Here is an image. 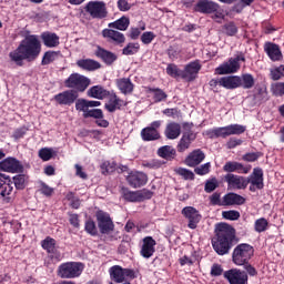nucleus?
Instances as JSON below:
<instances>
[{
  "label": "nucleus",
  "instance_id": "nucleus-59",
  "mask_svg": "<svg viewBox=\"0 0 284 284\" xmlns=\"http://www.w3.org/2000/svg\"><path fill=\"white\" fill-rule=\"evenodd\" d=\"M271 90L274 97H284V82H276Z\"/></svg>",
  "mask_w": 284,
  "mask_h": 284
},
{
  "label": "nucleus",
  "instance_id": "nucleus-49",
  "mask_svg": "<svg viewBox=\"0 0 284 284\" xmlns=\"http://www.w3.org/2000/svg\"><path fill=\"white\" fill-rule=\"evenodd\" d=\"M254 75L251 73L242 74L241 85L244 90H252V88H254Z\"/></svg>",
  "mask_w": 284,
  "mask_h": 284
},
{
  "label": "nucleus",
  "instance_id": "nucleus-24",
  "mask_svg": "<svg viewBox=\"0 0 284 284\" xmlns=\"http://www.w3.org/2000/svg\"><path fill=\"white\" fill-rule=\"evenodd\" d=\"M108 103L104 104L106 111L113 113L115 110H121L123 105H125V101H123L114 91L110 92L106 97Z\"/></svg>",
  "mask_w": 284,
  "mask_h": 284
},
{
  "label": "nucleus",
  "instance_id": "nucleus-62",
  "mask_svg": "<svg viewBox=\"0 0 284 284\" xmlns=\"http://www.w3.org/2000/svg\"><path fill=\"white\" fill-rule=\"evenodd\" d=\"M39 156L43 160V161H50V159H52V149L49 148H43L39 151Z\"/></svg>",
  "mask_w": 284,
  "mask_h": 284
},
{
  "label": "nucleus",
  "instance_id": "nucleus-64",
  "mask_svg": "<svg viewBox=\"0 0 284 284\" xmlns=\"http://www.w3.org/2000/svg\"><path fill=\"white\" fill-rule=\"evenodd\" d=\"M131 8L132 6L128 3V0L118 1V9L120 10V12H128Z\"/></svg>",
  "mask_w": 284,
  "mask_h": 284
},
{
  "label": "nucleus",
  "instance_id": "nucleus-56",
  "mask_svg": "<svg viewBox=\"0 0 284 284\" xmlns=\"http://www.w3.org/2000/svg\"><path fill=\"white\" fill-rule=\"evenodd\" d=\"M212 168V164L210 162L202 164L194 169L195 174L199 176H205V174H210V169Z\"/></svg>",
  "mask_w": 284,
  "mask_h": 284
},
{
  "label": "nucleus",
  "instance_id": "nucleus-40",
  "mask_svg": "<svg viewBox=\"0 0 284 284\" xmlns=\"http://www.w3.org/2000/svg\"><path fill=\"white\" fill-rule=\"evenodd\" d=\"M109 274L111 281L114 283H123L124 280V273H123V267L120 265H113L109 268Z\"/></svg>",
  "mask_w": 284,
  "mask_h": 284
},
{
  "label": "nucleus",
  "instance_id": "nucleus-12",
  "mask_svg": "<svg viewBox=\"0 0 284 284\" xmlns=\"http://www.w3.org/2000/svg\"><path fill=\"white\" fill-rule=\"evenodd\" d=\"M95 219L98 223V227L102 234H110L114 232V222L110 216V213L105 211H97Z\"/></svg>",
  "mask_w": 284,
  "mask_h": 284
},
{
  "label": "nucleus",
  "instance_id": "nucleus-26",
  "mask_svg": "<svg viewBox=\"0 0 284 284\" xmlns=\"http://www.w3.org/2000/svg\"><path fill=\"white\" fill-rule=\"evenodd\" d=\"M264 52H266L271 61H281L283 59V52H281V47L274 42H266L264 44Z\"/></svg>",
  "mask_w": 284,
  "mask_h": 284
},
{
  "label": "nucleus",
  "instance_id": "nucleus-41",
  "mask_svg": "<svg viewBox=\"0 0 284 284\" xmlns=\"http://www.w3.org/2000/svg\"><path fill=\"white\" fill-rule=\"evenodd\" d=\"M109 28H113L114 30L125 32V30L130 28V18L123 16L114 22L109 23Z\"/></svg>",
  "mask_w": 284,
  "mask_h": 284
},
{
  "label": "nucleus",
  "instance_id": "nucleus-25",
  "mask_svg": "<svg viewBox=\"0 0 284 284\" xmlns=\"http://www.w3.org/2000/svg\"><path fill=\"white\" fill-rule=\"evenodd\" d=\"M203 161H205V153L201 151V149H196L186 156L185 165L196 168V165H201Z\"/></svg>",
  "mask_w": 284,
  "mask_h": 284
},
{
  "label": "nucleus",
  "instance_id": "nucleus-20",
  "mask_svg": "<svg viewBox=\"0 0 284 284\" xmlns=\"http://www.w3.org/2000/svg\"><path fill=\"white\" fill-rule=\"evenodd\" d=\"M230 284H247V273L239 268L229 270L224 273Z\"/></svg>",
  "mask_w": 284,
  "mask_h": 284
},
{
  "label": "nucleus",
  "instance_id": "nucleus-4",
  "mask_svg": "<svg viewBox=\"0 0 284 284\" xmlns=\"http://www.w3.org/2000/svg\"><path fill=\"white\" fill-rule=\"evenodd\" d=\"M83 270H85V264L82 262H64L58 266L57 276L67 280L79 278Z\"/></svg>",
  "mask_w": 284,
  "mask_h": 284
},
{
  "label": "nucleus",
  "instance_id": "nucleus-6",
  "mask_svg": "<svg viewBox=\"0 0 284 284\" xmlns=\"http://www.w3.org/2000/svg\"><path fill=\"white\" fill-rule=\"evenodd\" d=\"M241 61L245 63V53L240 52L234 58H230L229 62H223L215 69V74H234L241 70Z\"/></svg>",
  "mask_w": 284,
  "mask_h": 284
},
{
  "label": "nucleus",
  "instance_id": "nucleus-28",
  "mask_svg": "<svg viewBox=\"0 0 284 284\" xmlns=\"http://www.w3.org/2000/svg\"><path fill=\"white\" fill-rule=\"evenodd\" d=\"M220 85L226 90H236L241 88V77L239 75H227L220 79Z\"/></svg>",
  "mask_w": 284,
  "mask_h": 284
},
{
  "label": "nucleus",
  "instance_id": "nucleus-5",
  "mask_svg": "<svg viewBox=\"0 0 284 284\" xmlns=\"http://www.w3.org/2000/svg\"><path fill=\"white\" fill-rule=\"evenodd\" d=\"M254 256V246L248 243L237 244L232 252V261L234 265H247Z\"/></svg>",
  "mask_w": 284,
  "mask_h": 284
},
{
  "label": "nucleus",
  "instance_id": "nucleus-9",
  "mask_svg": "<svg viewBox=\"0 0 284 284\" xmlns=\"http://www.w3.org/2000/svg\"><path fill=\"white\" fill-rule=\"evenodd\" d=\"M84 10L92 17V19H105V17H108V7L103 1H89Z\"/></svg>",
  "mask_w": 284,
  "mask_h": 284
},
{
  "label": "nucleus",
  "instance_id": "nucleus-51",
  "mask_svg": "<svg viewBox=\"0 0 284 284\" xmlns=\"http://www.w3.org/2000/svg\"><path fill=\"white\" fill-rule=\"evenodd\" d=\"M84 230L87 234L90 236H97L99 234V230L97 229V223L93 220H88L84 224Z\"/></svg>",
  "mask_w": 284,
  "mask_h": 284
},
{
  "label": "nucleus",
  "instance_id": "nucleus-30",
  "mask_svg": "<svg viewBox=\"0 0 284 284\" xmlns=\"http://www.w3.org/2000/svg\"><path fill=\"white\" fill-rule=\"evenodd\" d=\"M95 57L101 59L106 65H112V63H114V61L118 59L116 53H113L112 51L105 50L101 47H98Z\"/></svg>",
  "mask_w": 284,
  "mask_h": 284
},
{
  "label": "nucleus",
  "instance_id": "nucleus-16",
  "mask_svg": "<svg viewBox=\"0 0 284 284\" xmlns=\"http://www.w3.org/2000/svg\"><path fill=\"white\" fill-rule=\"evenodd\" d=\"M159 128H161V120L153 121L150 126H146L141 130V139L142 141H159L161 139V133L159 132Z\"/></svg>",
  "mask_w": 284,
  "mask_h": 284
},
{
  "label": "nucleus",
  "instance_id": "nucleus-48",
  "mask_svg": "<svg viewBox=\"0 0 284 284\" xmlns=\"http://www.w3.org/2000/svg\"><path fill=\"white\" fill-rule=\"evenodd\" d=\"M166 74L172 77V79H183V70L179 69V65L170 63L166 67Z\"/></svg>",
  "mask_w": 284,
  "mask_h": 284
},
{
  "label": "nucleus",
  "instance_id": "nucleus-35",
  "mask_svg": "<svg viewBox=\"0 0 284 284\" xmlns=\"http://www.w3.org/2000/svg\"><path fill=\"white\" fill-rule=\"evenodd\" d=\"M41 39L45 48H57L60 43L58 34L50 31L41 33Z\"/></svg>",
  "mask_w": 284,
  "mask_h": 284
},
{
  "label": "nucleus",
  "instance_id": "nucleus-57",
  "mask_svg": "<svg viewBox=\"0 0 284 284\" xmlns=\"http://www.w3.org/2000/svg\"><path fill=\"white\" fill-rule=\"evenodd\" d=\"M154 39H156V34L152 31H145L141 36V41L144 45H150Z\"/></svg>",
  "mask_w": 284,
  "mask_h": 284
},
{
  "label": "nucleus",
  "instance_id": "nucleus-29",
  "mask_svg": "<svg viewBox=\"0 0 284 284\" xmlns=\"http://www.w3.org/2000/svg\"><path fill=\"white\" fill-rule=\"evenodd\" d=\"M12 185H14L16 190L21 191L26 190L30 183V175L23 172H18V174L11 178Z\"/></svg>",
  "mask_w": 284,
  "mask_h": 284
},
{
  "label": "nucleus",
  "instance_id": "nucleus-7",
  "mask_svg": "<svg viewBox=\"0 0 284 284\" xmlns=\"http://www.w3.org/2000/svg\"><path fill=\"white\" fill-rule=\"evenodd\" d=\"M90 79L80 73H71L67 80H64V87L69 90H75V92H85L90 88Z\"/></svg>",
  "mask_w": 284,
  "mask_h": 284
},
{
  "label": "nucleus",
  "instance_id": "nucleus-17",
  "mask_svg": "<svg viewBox=\"0 0 284 284\" xmlns=\"http://www.w3.org/2000/svg\"><path fill=\"white\" fill-rule=\"evenodd\" d=\"M53 99L59 105H73L79 101V92L74 89H70L55 94Z\"/></svg>",
  "mask_w": 284,
  "mask_h": 284
},
{
  "label": "nucleus",
  "instance_id": "nucleus-33",
  "mask_svg": "<svg viewBox=\"0 0 284 284\" xmlns=\"http://www.w3.org/2000/svg\"><path fill=\"white\" fill-rule=\"evenodd\" d=\"M164 136L169 139L170 141H174V139H179L181 136V124L176 122H170L166 124V128L164 130Z\"/></svg>",
  "mask_w": 284,
  "mask_h": 284
},
{
  "label": "nucleus",
  "instance_id": "nucleus-1",
  "mask_svg": "<svg viewBox=\"0 0 284 284\" xmlns=\"http://www.w3.org/2000/svg\"><path fill=\"white\" fill-rule=\"evenodd\" d=\"M41 54V41L39 36H27L18 45L17 49L9 53V62L14 63L18 68H23V62L37 61Z\"/></svg>",
  "mask_w": 284,
  "mask_h": 284
},
{
  "label": "nucleus",
  "instance_id": "nucleus-52",
  "mask_svg": "<svg viewBox=\"0 0 284 284\" xmlns=\"http://www.w3.org/2000/svg\"><path fill=\"white\" fill-rule=\"evenodd\" d=\"M100 168L102 174H112L116 170V162L104 161Z\"/></svg>",
  "mask_w": 284,
  "mask_h": 284
},
{
  "label": "nucleus",
  "instance_id": "nucleus-53",
  "mask_svg": "<svg viewBox=\"0 0 284 284\" xmlns=\"http://www.w3.org/2000/svg\"><path fill=\"white\" fill-rule=\"evenodd\" d=\"M216 187H219V180L216 178L206 180L204 185V191L206 192V194H212V192H214Z\"/></svg>",
  "mask_w": 284,
  "mask_h": 284
},
{
  "label": "nucleus",
  "instance_id": "nucleus-55",
  "mask_svg": "<svg viewBox=\"0 0 284 284\" xmlns=\"http://www.w3.org/2000/svg\"><path fill=\"white\" fill-rule=\"evenodd\" d=\"M222 216L226 221H239V219H241V213L239 211H235V210L223 211Z\"/></svg>",
  "mask_w": 284,
  "mask_h": 284
},
{
  "label": "nucleus",
  "instance_id": "nucleus-61",
  "mask_svg": "<svg viewBox=\"0 0 284 284\" xmlns=\"http://www.w3.org/2000/svg\"><path fill=\"white\" fill-rule=\"evenodd\" d=\"M210 203L211 205H220V206H224L223 204V197L221 200V193L215 192L210 196Z\"/></svg>",
  "mask_w": 284,
  "mask_h": 284
},
{
  "label": "nucleus",
  "instance_id": "nucleus-58",
  "mask_svg": "<svg viewBox=\"0 0 284 284\" xmlns=\"http://www.w3.org/2000/svg\"><path fill=\"white\" fill-rule=\"evenodd\" d=\"M258 159H261V152L245 153L242 156V161H245L246 163H254L255 161H258Z\"/></svg>",
  "mask_w": 284,
  "mask_h": 284
},
{
  "label": "nucleus",
  "instance_id": "nucleus-54",
  "mask_svg": "<svg viewBox=\"0 0 284 284\" xmlns=\"http://www.w3.org/2000/svg\"><path fill=\"white\" fill-rule=\"evenodd\" d=\"M176 174H179V176H182L184 181H194L195 179L194 172L183 168H179Z\"/></svg>",
  "mask_w": 284,
  "mask_h": 284
},
{
  "label": "nucleus",
  "instance_id": "nucleus-10",
  "mask_svg": "<svg viewBox=\"0 0 284 284\" xmlns=\"http://www.w3.org/2000/svg\"><path fill=\"white\" fill-rule=\"evenodd\" d=\"M184 131L182 134V138L180 139L176 150L178 152L182 153L185 152V150H190V146L192 145L193 141H196V133L192 131V124L190 123H183Z\"/></svg>",
  "mask_w": 284,
  "mask_h": 284
},
{
  "label": "nucleus",
  "instance_id": "nucleus-22",
  "mask_svg": "<svg viewBox=\"0 0 284 284\" xmlns=\"http://www.w3.org/2000/svg\"><path fill=\"white\" fill-rule=\"evenodd\" d=\"M252 171V165H243V163L236 161H229L223 166V172L232 174V172H237V174H250Z\"/></svg>",
  "mask_w": 284,
  "mask_h": 284
},
{
  "label": "nucleus",
  "instance_id": "nucleus-3",
  "mask_svg": "<svg viewBox=\"0 0 284 284\" xmlns=\"http://www.w3.org/2000/svg\"><path fill=\"white\" fill-rule=\"evenodd\" d=\"M245 130L247 128L243 124H230L207 130L205 134L209 139H227V136L244 134Z\"/></svg>",
  "mask_w": 284,
  "mask_h": 284
},
{
  "label": "nucleus",
  "instance_id": "nucleus-11",
  "mask_svg": "<svg viewBox=\"0 0 284 284\" xmlns=\"http://www.w3.org/2000/svg\"><path fill=\"white\" fill-rule=\"evenodd\" d=\"M12 192H14V186L12 185V178L6 173H0V196L3 203L12 202Z\"/></svg>",
  "mask_w": 284,
  "mask_h": 284
},
{
  "label": "nucleus",
  "instance_id": "nucleus-47",
  "mask_svg": "<svg viewBox=\"0 0 284 284\" xmlns=\"http://www.w3.org/2000/svg\"><path fill=\"white\" fill-rule=\"evenodd\" d=\"M270 227V222L265 217H260L254 222V231L257 234H262V232H267Z\"/></svg>",
  "mask_w": 284,
  "mask_h": 284
},
{
  "label": "nucleus",
  "instance_id": "nucleus-50",
  "mask_svg": "<svg viewBox=\"0 0 284 284\" xmlns=\"http://www.w3.org/2000/svg\"><path fill=\"white\" fill-rule=\"evenodd\" d=\"M57 57H59V52L57 51L44 52L41 60V65H50V63H54V61H57Z\"/></svg>",
  "mask_w": 284,
  "mask_h": 284
},
{
  "label": "nucleus",
  "instance_id": "nucleus-21",
  "mask_svg": "<svg viewBox=\"0 0 284 284\" xmlns=\"http://www.w3.org/2000/svg\"><path fill=\"white\" fill-rule=\"evenodd\" d=\"M225 183L231 190H245L247 189L246 178L229 173L224 176Z\"/></svg>",
  "mask_w": 284,
  "mask_h": 284
},
{
  "label": "nucleus",
  "instance_id": "nucleus-19",
  "mask_svg": "<svg viewBox=\"0 0 284 284\" xmlns=\"http://www.w3.org/2000/svg\"><path fill=\"white\" fill-rule=\"evenodd\" d=\"M221 6L212 0H197L193 10L200 12V14H213Z\"/></svg>",
  "mask_w": 284,
  "mask_h": 284
},
{
  "label": "nucleus",
  "instance_id": "nucleus-36",
  "mask_svg": "<svg viewBox=\"0 0 284 284\" xmlns=\"http://www.w3.org/2000/svg\"><path fill=\"white\" fill-rule=\"evenodd\" d=\"M78 68L81 70H87L88 72H94V70H99L101 68V63L93 59H81L77 61Z\"/></svg>",
  "mask_w": 284,
  "mask_h": 284
},
{
  "label": "nucleus",
  "instance_id": "nucleus-39",
  "mask_svg": "<svg viewBox=\"0 0 284 284\" xmlns=\"http://www.w3.org/2000/svg\"><path fill=\"white\" fill-rule=\"evenodd\" d=\"M99 105H101V101L78 99L75 102V110L85 111V110H90V108H99Z\"/></svg>",
  "mask_w": 284,
  "mask_h": 284
},
{
  "label": "nucleus",
  "instance_id": "nucleus-27",
  "mask_svg": "<svg viewBox=\"0 0 284 284\" xmlns=\"http://www.w3.org/2000/svg\"><path fill=\"white\" fill-rule=\"evenodd\" d=\"M102 37L103 39H108V41H113L116 43V45H122V43H125V34L114 29H103Z\"/></svg>",
  "mask_w": 284,
  "mask_h": 284
},
{
  "label": "nucleus",
  "instance_id": "nucleus-43",
  "mask_svg": "<svg viewBox=\"0 0 284 284\" xmlns=\"http://www.w3.org/2000/svg\"><path fill=\"white\" fill-rule=\"evenodd\" d=\"M139 50H141V44H139V42H129L122 49V54H124V57H132L134 54H139Z\"/></svg>",
  "mask_w": 284,
  "mask_h": 284
},
{
  "label": "nucleus",
  "instance_id": "nucleus-44",
  "mask_svg": "<svg viewBox=\"0 0 284 284\" xmlns=\"http://www.w3.org/2000/svg\"><path fill=\"white\" fill-rule=\"evenodd\" d=\"M222 33L226 34V37H236L239 34V27L234 21H230L222 26Z\"/></svg>",
  "mask_w": 284,
  "mask_h": 284
},
{
  "label": "nucleus",
  "instance_id": "nucleus-32",
  "mask_svg": "<svg viewBox=\"0 0 284 284\" xmlns=\"http://www.w3.org/2000/svg\"><path fill=\"white\" fill-rule=\"evenodd\" d=\"M245 197L237 194V193H234V192H231V193H226L224 196H223V205L224 206H230V205H245Z\"/></svg>",
  "mask_w": 284,
  "mask_h": 284
},
{
  "label": "nucleus",
  "instance_id": "nucleus-63",
  "mask_svg": "<svg viewBox=\"0 0 284 284\" xmlns=\"http://www.w3.org/2000/svg\"><path fill=\"white\" fill-rule=\"evenodd\" d=\"M242 144H243V140L236 139V138H231L226 142V148H227V150H234V148H237V145H242Z\"/></svg>",
  "mask_w": 284,
  "mask_h": 284
},
{
  "label": "nucleus",
  "instance_id": "nucleus-8",
  "mask_svg": "<svg viewBox=\"0 0 284 284\" xmlns=\"http://www.w3.org/2000/svg\"><path fill=\"white\" fill-rule=\"evenodd\" d=\"M182 216L187 222L189 230H196L199 227V223H201L203 215L201 212L196 210L194 206H185L181 211Z\"/></svg>",
  "mask_w": 284,
  "mask_h": 284
},
{
  "label": "nucleus",
  "instance_id": "nucleus-2",
  "mask_svg": "<svg viewBox=\"0 0 284 284\" xmlns=\"http://www.w3.org/2000/svg\"><path fill=\"white\" fill-rule=\"evenodd\" d=\"M214 232L215 235L211 240L214 252H216L219 256L230 254V251L239 243L234 226L227 223H220L216 224Z\"/></svg>",
  "mask_w": 284,
  "mask_h": 284
},
{
  "label": "nucleus",
  "instance_id": "nucleus-42",
  "mask_svg": "<svg viewBox=\"0 0 284 284\" xmlns=\"http://www.w3.org/2000/svg\"><path fill=\"white\" fill-rule=\"evenodd\" d=\"M148 92L153 94L154 103H161V101H165L168 99V93L159 88H148Z\"/></svg>",
  "mask_w": 284,
  "mask_h": 284
},
{
  "label": "nucleus",
  "instance_id": "nucleus-34",
  "mask_svg": "<svg viewBox=\"0 0 284 284\" xmlns=\"http://www.w3.org/2000/svg\"><path fill=\"white\" fill-rule=\"evenodd\" d=\"M115 83L122 94H132L134 92V83L130 78H120Z\"/></svg>",
  "mask_w": 284,
  "mask_h": 284
},
{
  "label": "nucleus",
  "instance_id": "nucleus-37",
  "mask_svg": "<svg viewBox=\"0 0 284 284\" xmlns=\"http://www.w3.org/2000/svg\"><path fill=\"white\" fill-rule=\"evenodd\" d=\"M110 94V91H108L105 88L101 85H94L88 91V97L91 99H108V95Z\"/></svg>",
  "mask_w": 284,
  "mask_h": 284
},
{
  "label": "nucleus",
  "instance_id": "nucleus-23",
  "mask_svg": "<svg viewBox=\"0 0 284 284\" xmlns=\"http://www.w3.org/2000/svg\"><path fill=\"white\" fill-rule=\"evenodd\" d=\"M156 240L152 236H146L143 239V244L140 251L141 256L143 258H152L154 256V252H156Z\"/></svg>",
  "mask_w": 284,
  "mask_h": 284
},
{
  "label": "nucleus",
  "instance_id": "nucleus-13",
  "mask_svg": "<svg viewBox=\"0 0 284 284\" xmlns=\"http://www.w3.org/2000/svg\"><path fill=\"white\" fill-rule=\"evenodd\" d=\"M203 64H201V60L196 59L194 61L185 64L184 70H182V79L192 83V81H196L199 79V73L201 72Z\"/></svg>",
  "mask_w": 284,
  "mask_h": 284
},
{
  "label": "nucleus",
  "instance_id": "nucleus-15",
  "mask_svg": "<svg viewBox=\"0 0 284 284\" xmlns=\"http://www.w3.org/2000/svg\"><path fill=\"white\" fill-rule=\"evenodd\" d=\"M24 168L21 161L16 158L9 156L0 161V172H9L11 174H19L23 172Z\"/></svg>",
  "mask_w": 284,
  "mask_h": 284
},
{
  "label": "nucleus",
  "instance_id": "nucleus-45",
  "mask_svg": "<svg viewBox=\"0 0 284 284\" xmlns=\"http://www.w3.org/2000/svg\"><path fill=\"white\" fill-rule=\"evenodd\" d=\"M83 112L82 116L83 119H103V110L101 109H84V111H79Z\"/></svg>",
  "mask_w": 284,
  "mask_h": 284
},
{
  "label": "nucleus",
  "instance_id": "nucleus-38",
  "mask_svg": "<svg viewBox=\"0 0 284 284\" xmlns=\"http://www.w3.org/2000/svg\"><path fill=\"white\" fill-rule=\"evenodd\" d=\"M158 156L165 159V161H174V159H176V149L171 145L161 146L158 150Z\"/></svg>",
  "mask_w": 284,
  "mask_h": 284
},
{
  "label": "nucleus",
  "instance_id": "nucleus-18",
  "mask_svg": "<svg viewBox=\"0 0 284 284\" xmlns=\"http://www.w3.org/2000/svg\"><path fill=\"white\" fill-rule=\"evenodd\" d=\"M128 184L133 189L143 187L148 184V174L141 171H131L126 176Z\"/></svg>",
  "mask_w": 284,
  "mask_h": 284
},
{
  "label": "nucleus",
  "instance_id": "nucleus-14",
  "mask_svg": "<svg viewBox=\"0 0 284 284\" xmlns=\"http://www.w3.org/2000/svg\"><path fill=\"white\" fill-rule=\"evenodd\" d=\"M264 178H263V169L261 168H255L253 169L252 174H250L246 178V187L247 184L250 183V192H256V190H263L265 187V184L263 183Z\"/></svg>",
  "mask_w": 284,
  "mask_h": 284
},
{
  "label": "nucleus",
  "instance_id": "nucleus-31",
  "mask_svg": "<svg viewBox=\"0 0 284 284\" xmlns=\"http://www.w3.org/2000/svg\"><path fill=\"white\" fill-rule=\"evenodd\" d=\"M121 194L122 199L124 201H128L129 203H140V201H143V194L139 191H130V189L122 186L121 187Z\"/></svg>",
  "mask_w": 284,
  "mask_h": 284
},
{
  "label": "nucleus",
  "instance_id": "nucleus-46",
  "mask_svg": "<svg viewBox=\"0 0 284 284\" xmlns=\"http://www.w3.org/2000/svg\"><path fill=\"white\" fill-rule=\"evenodd\" d=\"M42 247L48 252V254H54L57 252V240L48 236L41 242Z\"/></svg>",
  "mask_w": 284,
  "mask_h": 284
},
{
  "label": "nucleus",
  "instance_id": "nucleus-60",
  "mask_svg": "<svg viewBox=\"0 0 284 284\" xmlns=\"http://www.w3.org/2000/svg\"><path fill=\"white\" fill-rule=\"evenodd\" d=\"M40 194H43V196L50 197L52 194H54V189L50 187L45 184V182H40Z\"/></svg>",
  "mask_w": 284,
  "mask_h": 284
}]
</instances>
